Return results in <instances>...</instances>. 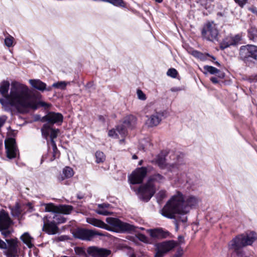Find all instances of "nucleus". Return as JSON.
<instances>
[{
	"label": "nucleus",
	"instance_id": "f257e3e1",
	"mask_svg": "<svg viewBox=\"0 0 257 257\" xmlns=\"http://www.w3.org/2000/svg\"><path fill=\"white\" fill-rule=\"evenodd\" d=\"M0 93L4 97V99H0L3 105L15 108L20 113H25L29 108L37 107L28 86L19 81H13L11 84L8 80L2 81Z\"/></svg>",
	"mask_w": 257,
	"mask_h": 257
},
{
	"label": "nucleus",
	"instance_id": "f03ea898",
	"mask_svg": "<svg viewBox=\"0 0 257 257\" xmlns=\"http://www.w3.org/2000/svg\"><path fill=\"white\" fill-rule=\"evenodd\" d=\"M200 201V199L196 196L184 197L181 192H177L162 209L161 214L170 219L175 218L178 215L180 221L186 222L187 217L186 215L191 209L196 207Z\"/></svg>",
	"mask_w": 257,
	"mask_h": 257
},
{
	"label": "nucleus",
	"instance_id": "7ed1b4c3",
	"mask_svg": "<svg viewBox=\"0 0 257 257\" xmlns=\"http://www.w3.org/2000/svg\"><path fill=\"white\" fill-rule=\"evenodd\" d=\"M165 181V177L160 174L156 173L151 176L147 183L139 188L137 194L139 198L144 201H148L155 192V184L163 183Z\"/></svg>",
	"mask_w": 257,
	"mask_h": 257
},
{
	"label": "nucleus",
	"instance_id": "20e7f679",
	"mask_svg": "<svg viewBox=\"0 0 257 257\" xmlns=\"http://www.w3.org/2000/svg\"><path fill=\"white\" fill-rule=\"evenodd\" d=\"M256 239V234L253 231L245 234H239L229 242L228 247L238 253L240 249L247 245H251Z\"/></svg>",
	"mask_w": 257,
	"mask_h": 257
},
{
	"label": "nucleus",
	"instance_id": "39448f33",
	"mask_svg": "<svg viewBox=\"0 0 257 257\" xmlns=\"http://www.w3.org/2000/svg\"><path fill=\"white\" fill-rule=\"evenodd\" d=\"M174 162L167 163L166 159L162 155H158L155 160L156 163L161 169H166L168 171L176 173L182 170L184 167V163L182 159L176 155L172 156Z\"/></svg>",
	"mask_w": 257,
	"mask_h": 257
},
{
	"label": "nucleus",
	"instance_id": "423d86ee",
	"mask_svg": "<svg viewBox=\"0 0 257 257\" xmlns=\"http://www.w3.org/2000/svg\"><path fill=\"white\" fill-rule=\"evenodd\" d=\"M219 31L217 25L213 22H208L204 24L201 30L203 39L214 42L218 41Z\"/></svg>",
	"mask_w": 257,
	"mask_h": 257
},
{
	"label": "nucleus",
	"instance_id": "0eeeda50",
	"mask_svg": "<svg viewBox=\"0 0 257 257\" xmlns=\"http://www.w3.org/2000/svg\"><path fill=\"white\" fill-rule=\"evenodd\" d=\"M106 221L117 232H130L135 230V227L133 225L122 222L117 218L107 217L106 219Z\"/></svg>",
	"mask_w": 257,
	"mask_h": 257
},
{
	"label": "nucleus",
	"instance_id": "6e6552de",
	"mask_svg": "<svg viewBox=\"0 0 257 257\" xmlns=\"http://www.w3.org/2000/svg\"><path fill=\"white\" fill-rule=\"evenodd\" d=\"M41 133L43 137L47 140V145L49 146L50 144H52L53 142H55L54 139H56L60 133V130L58 128H54L48 123L44 124L41 128Z\"/></svg>",
	"mask_w": 257,
	"mask_h": 257
},
{
	"label": "nucleus",
	"instance_id": "1a4fd4ad",
	"mask_svg": "<svg viewBox=\"0 0 257 257\" xmlns=\"http://www.w3.org/2000/svg\"><path fill=\"white\" fill-rule=\"evenodd\" d=\"M239 54L241 58L244 61L250 60V58L257 60V47L252 45L241 46Z\"/></svg>",
	"mask_w": 257,
	"mask_h": 257
},
{
	"label": "nucleus",
	"instance_id": "9d476101",
	"mask_svg": "<svg viewBox=\"0 0 257 257\" xmlns=\"http://www.w3.org/2000/svg\"><path fill=\"white\" fill-rule=\"evenodd\" d=\"M11 223L8 213L4 210H0V230L5 237L8 236L11 233L8 229Z\"/></svg>",
	"mask_w": 257,
	"mask_h": 257
},
{
	"label": "nucleus",
	"instance_id": "9b49d317",
	"mask_svg": "<svg viewBox=\"0 0 257 257\" xmlns=\"http://www.w3.org/2000/svg\"><path fill=\"white\" fill-rule=\"evenodd\" d=\"M178 245V243L174 240L164 241L157 245V251L156 257H161L165 253L173 249Z\"/></svg>",
	"mask_w": 257,
	"mask_h": 257
},
{
	"label": "nucleus",
	"instance_id": "f8f14e48",
	"mask_svg": "<svg viewBox=\"0 0 257 257\" xmlns=\"http://www.w3.org/2000/svg\"><path fill=\"white\" fill-rule=\"evenodd\" d=\"M102 236V234L95 230L78 229L74 233L75 237L86 240H91L95 236Z\"/></svg>",
	"mask_w": 257,
	"mask_h": 257
},
{
	"label": "nucleus",
	"instance_id": "ddd939ff",
	"mask_svg": "<svg viewBox=\"0 0 257 257\" xmlns=\"http://www.w3.org/2000/svg\"><path fill=\"white\" fill-rule=\"evenodd\" d=\"M5 144L7 157L9 159L16 158L19 154V150L15 140L13 138H9L6 140Z\"/></svg>",
	"mask_w": 257,
	"mask_h": 257
},
{
	"label": "nucleus",
	"instance_id": "4468645a",
	"mask_svg": "<svg viewBox=\"0 0 257 257\" xmlns=\"http://www.w3.org/2000/svg\"><path fill=\"white\" fill-rule=\"evenodd\" d=\"M45 211L47 212H52L55 213H63L65 214H69L72 210V207L70 205H61L55 206L52 203L45 204Z\"/></svg>",
	"mask_w": 257,
	"mask_h": 257
},
{
	"label": "nucleus",
	"instance_id": "2eb2a0df",
	"mask_svg": "<svg viewBox=\"0 0 257 257\" xmlns=\"http://www.w3.org/2000/svg\"><path fill=\"white\" fill-rule=\"evenodd\" d=\"M63 120L62 114L58 112H50L41 119L42 122H47L48 124L53 126L54 124H61Z\"/></svg>",
	"mask_w": 257,
	"mask_h": 257
},
{
	"label": "nucleus",
	"instance_id": "dca6fc26",
	"mask_svg": "<svg viewBox=\"0 0 257 257\" xmlns=\"http://www.w3.org/2000/svg\"><path fill=\"white\" fill-rule=\"evenodd\" d=\"M43 230L49 234H55L58 232V227L52 220L51 216H46L43 218Z\"/></svg>",
	"mask_w": 257,
	"mask_h": 257
},
{
	"label": "nucleus",
	"instance_id": "f3484780",
	"mask_svg": "<svg viewBox=\"0 0 257 257\" xmlns=\"http://www.w3.org/2000/svg\"><path fill=\"white\" fill-rule=\"evenodd\" d=\"M147 169L142 167L134 171L129 177L130 183L133 184H140L147 175Z\"/></svg>",
	"mask_w": 257,
	"mask_h": 257
},
{
	"label": "nucleus",
	"instance_id": "a211bd4d",
	"mask_svg": "<svg viewBox=\"0 0 257 257\" xmlns=\"http://www.w3.org/2000/svg\"><path fill=\"white\" fill-rule=\"evenodd\" d=\"M167 116L168 113L165 110L156 112L148 118L147 123L149 126L151 127L157 126L160 123L163 118H166Z\"/></svg>",
	"mask_w": 257,
	"mask_h": 257
},
{
	"label": "nucleus",
	"instance_id": "6ab92c4d",
	"mask_svg": "<svg viewBox=\"0 0 257 257\" xmlns=\"http://www.w3.org/2000/svg\"><path fill=\"white\" fill-rule=\"evenodd\" d=\"M87 251L91 257H107L111 253L109 249L94 246L89 247Z\"/></svg>",
	"mask_w": 257,
	"mask_h": 257
},
{
	"label": "nucleus",
	"instance_id": "aec40b11",
	"mask_svg": "<svg viewBox=\"0 0 257 257\" xmlns=\"http://www.w3.org/2000/svg\"><path fill=\"white\" fill-rule=\"evenodd\" d=\"M6 240L7 242V247L5 249H8L7 255L8 257L14 256L17 252V240L14 239H6Z\"/></svg>",
	"mask_w": 257,
	"mask_h": 257
},
{
	"label": "nucleus",
	"instance_id": "412c9836",
	"mask_svg": "<svg viewBox=\"0 0 257 257\" xmlns=\"http://www.w3.org/2000/svg\"><path fill=\"white\" fill-rule=\"evenodd\" d=\"M29 82L33 88L40 91L43 92L45 90L50 91L52 90L51 87H47L46 84L39 79H30Z\"/></svg>",
	"mask_w": 257,
	"mask_h": 257
},
{
	"label": "nucleus",
	"instance_id": "4be33fe9",
	"mask_svg": "<svg viewBox=\"0 0 257 257\" xmlns=\"http://www.w3.org/2000/svg\"><path fill=\"white\" fill-rule=\"evenodd\" d=\"M150 236L153 238H166L169 235V232L162 228H156L147 230Z\"/></svg>",
	"mask_w": 257,
	"mask_h": 257
},
{
	"label": "nucleus",
	"instance_id": "5701e85b",
	"mask_svg": "<svg viewBox=\"0 0 257 257\" xmlns=\"http://www.w3.org/2000/svg\"><path fill=\"white\" fill-rule=\"evenodd\" d=\"M97 208L95 209V212L100 215H108L111 214V212L109 210L111 206L108 203L99 204L97 205Z\"/></svg>",
	"mask_w": 257,
	"mask_h": 257
},
{
	"label": "nucleus",
	"instance_id": "b1692460",
	"mask_svg": "<svg viewBox=\"0 0 257 257\" xmlns=\"http://www.w3.org/2000/svg\"><path fill=\"white\" fill-rule=\"evenodd\" d=\"M87 222L97 227L110 230V227L103 221L92 217L87 218Z\"/></svg>",
	"mask_w": 257,
	"mask_h": 257
},
{
	"label": "nucleus",
	"instance_id": "393cba45",
	"mask_svg": "<svg viewBox=\"0 0 257 257\" xmlns=\"http://www.w3.org/2000/svg\"><path fill=\"white\" fill-rule=\"evenodd\" d=\"M136 123V118L134 115H130L125 116L123 121L122 126L126 130V128H132Z\"/></svg>",
	"mask_w": 257,
	"mask_h": 257
},
{
	"label": "nucleus",
	"instance_id": "a878e982",
	"mask_svg": "<svg viewBox=\"0 0 257 257\" xmlns=\"http://www.w3.org/2000/svg\"><path fill=\"white\" fill-rule=\"evenodd\" d=\"M126 131L122 126H118L116 129L111 130L108 132V136L114 138H118L120 135L121 137H124L126 135Z\"/></svg>",
	"mask_w": 257,
	"mask_h": 257
},
{
	"label": "nucleus",
	"instance_id": "bb28decb",
	"mask_svg": "<svg viewBox=\"0 0 257 257\" xmlns=\"http://www.w3.org/2000/svg\"><path fill=\"white\" fill-rule=\"evenodd\" d=\"M74 175V171L73 169L69 167H66L63 170V174L59 178V180L63 181L65 179L70 178Z\"/></svg>",
	"mask_w": 257,
	"mask_h": 257
},
{
	"label": "nucleus",
	"instance_id": "cd10ccee",
	"mask_svg": "<svg viewBox=\"0 0 257 257\" xmlns=\"http://www.w3.org/2000/svg\"><path fill=\"white\" fill-rule=\"evenodd\" d=\"M21 239L29 248H32L34 245L32 243L33 238L28 233H25L21 236Z\"/></svg>",
	"mask_w": 257,
	"mask_h": 257
},
{
	"label": "nucleus",
	"instance_id": "c85d7f7f",
	"mask_svg": "<svg viewBox=\"0 0 257 257\" xmlns=\"http://www.w3.org/2000/svg\"><path fill=\"white\" fill-rule=\"evenodd\" d=\"M235 44V42L233 38L232 37H226L222 42L221 44V48L222 49H224L227 48L231 45H233Z\"/></svg>",
	"mask_w": 257,
	"mask_h": 257
},
{
	"label": "nucleus",
	"instance_id": "c756f323",
	"mask_svg": "<svg viewBox=\"0 0 257 257\" xmlns=\"http://www.w3.org/2000/svg\"><path fill=\"white\" fill-rule=\"evenodd\" d=\"M61 213H55V214H53V216L51 217L52 220L56 224L65 222V219L61 214ZM62 213L64 214L63 213Z\"/></svg>",
	"mask_w": 257,
	"mask_h": 257
},
{
	"label": "nucleus",
	"instance_id": "7c9ffc66",
	"mask_svg": "<svg viewBox=\"0 0 257 257\" xmlns=\"http://www.w3.org/2000/svg\"><path fill=\"white\" fill-rule=\"evenodd\" d=\"M204 69L206 71V72H204V74H206L207 72L211 74H215L219 72V70L213 66L205 65L203 67Z\"/></svg>",
	"mask_w": 257,
	"mask_h": 257
},
{
	"label": "nucleus",
	"instance_id": "2f4dec72",
	"mask_svg": "<svg viewBox=\"0 0 257 257\" xmlns=\"http://www.w3.org/2000/svg\"><path fill=\"white\" fill-rule=\"evenodd\" d=\"M70 82H66L65 81H58L54 83L51 87L61 89H65L67 85Z\"/></svg>",
	"mask_w": 257,
	"mask_h": 257
},
{
	"label": "nucleus",
	"instance_id": "473e14b6",
	"mask_svg": "<svg viewBox=\"0 0 257 257\" xmlns=\"http://www.w3.org/2000/svg\"><path fill=\"white\" fill-rule=\"evenodd\" d=\"M96 162L97 163L103 162L105 160V156L103 152L97 151L95 153Z\"/></svg>",
	"mask_w": 257,
	"mask_h": 257
},
{
	"label": "nucleus",
	"instance_id": "72a5a7b5",
	"mask_svg": "<svg viewBox=\"0 0 257 257\" xmlns=\"http://www.w3.org/2000/svg\"><path fill=\"white\" fill-rule=\"evenodd\" d=\"M51 144L52 145L53 149V157L50 159V161H53L59 156V152L57 149L55 142H53V143Z\"/></svg>",
	"mask_w": 257,
	"mask_h": 257
},
{
	"label": "nucleus",
	"instance_id": "f704fd0d",
	"mask_svg": "<svg viewBox=\"0 0 257 257\" xmlns=\"http://www.w3.org/2000/svg\"><path fill=\"white\" fill-rule=\"evenodd\" d=\"M192 55L195 56V57H197L199 59H200L201 60L204 61L207 59V56H209L208 54L204 55L202 53H200L197 51H193L192 52Z\"/></svg>",
	"mask_w": 257,
	"mask_h": 257
},
{
	"label": "nucleus",
	"instance_id": "c9c22d12",
	"mask_svg": "<svg viewBox=\"0 0 257 257\" xmlns=\"http://www.w3.org/2000/svg\"><path fill=\"white\" fill-rule=\"evenodd\" d=\"M107 2L115 6L122 7H125V4L123 0H107Z\"/></svg>",
	"mask_w": 257,
	"mask_h": 257
},
{
	"label": "nucleus",
	"instance_id": "e433bc0d",
	"mask_svg": "<svg viewBox=\"0 0 257 257\" xmlns=\"http://www.w3.org/2000/svg\"><path fill=\"white\" fill-rule=\"evenodd\" d=\"M166 192L165 190H161L157 194V199L159 203H160L163 199L166 197Z\"/></svg>",
	"mask_w": 257,
	"mask_h": 257
},
{
	"label": "nucleus",
	"instance_id": "4c0bfd02",
	"mask_svg": "<svg viewBox=\"0 0 257 257\" xmlns=\"http://www.w3.org/2000/svg\"><path fill=\"white\" fill-rule=\"evenodd\" d=\"M30 95H31V97H32L33 99H34V100L36 101V104H36V105H36V106H37V107H36V108H29L27 110V111H26L25 112H27V111H28V110L29 109H37V108L38 107V106H39V105H41V106H44V107H48V106L49 105L48 104L46 103V102H42V101H41V102H37V100L36 99V98H35V97H34V96H33L32 95H31V94H30Z\"/></svg>",
	"mask_w": 257,
	"mask_h": 257
},
{
	"label": "nucleus",
	"instance_id": "58836bf2",
	"mask_svg": "<svg viewBox=\"0 0 257 257\" xmlns=\"http://www.w3.org/2000/svg\"><path fill=\"white\" fill-rule=\"evenodd\" d=\"M14 38L12 36H9L5 38V44L8 47H10L13 46Z\"/></svg>",
	"mask_w": 257,
	"mask_h": 257
},
{
	"label": "nucleus",
	"instance_id": "ea45409f",
	"mask_svg": "<svg viewBox=\"0 0 257 257\" xmlns=\"http://www.w3.org/2000/svg\"><path fill=\"white\" fill-rule=\"evenodd\" d=\"M177 74L178 73L177 70L174 68L169 69L167 72V74L168 76H171L173 78H175L177 76Z\"/></svg>",
	"mask_w": 257,
	"mask_h": 257
},
{
	"label": "nucleus",
	"instance_id": "a19ab883",
	"mask_svg": "<svg viewBox=\"0 0 257 257\" xmlns=\"http://www.w3.org/2000/svg\"><path fill=\"white\" fill-rule=\"evenodd\" d=\"M248 33L250 34V39H253L257 37V29L254 28H251L248 30Z\"/></svg>",
	"mask_w": 257,
	"mask_h": 257
},
{
	"label": "nucleus",
	"instance_id": "79ce46f5",
	"mask_svg": "<svg viewBox=\"0 0 257 257\" xmlns=\"http://www.w3.org/2000/svg\"><path fill=\"white\" fill-rule=\"evenodd\" d=\"M138 97L139 99L142 100H145L146 96L145 94L140 89H138L137 91Z\"/></svg>",
	"mask_w": 257,
	"mask_h": 257
},
{
	"label": "nucleus",
	"instance_id": "37998d69",
	"mask_svg": "<svg viewBox=\"0 0 257 257\" xmlns=\"http://www.w3.org/2000/svg\"><path fill=\"white\" fill-rule=\"evenodd\" d=\"M138 238L139 239L145 243H149V239L144 234L139 233L138 234Z\"/></svg>",
	"mask_w": 257,
	"mask_h": 257
},
{
	"label": "nucleus",
	"instance_id": "c03bdc74",
	"mask_svg": "<svg viewBox=\"0 0 257 257\" xmlns=\"http://www.w3.org/2000/svg\"><path fill=\"white\" fill-rule=\"evenodd\" d=\"M7 117L6 116H0V128L3 125L6 121Z\"/></svg>",
	"mask_w": 257,
	"mask_h": 257
},
{
	"label": "nucleus",
	"instance_id": "a18cd8bd",
	"mask_svg": "<svg viewBox=\"0 0 257 257\" xmlns=\"http://www.w3.org/2000/svg\"><path fill=\"white\" fill-rule=\"evenodd\" d=\"M7 243L0 239V248H7Z\"/></svg>",
	"mask_w": 257,
	"mask_h": 257
},
{
	"label": "nucleus",
	"instance_id": "49530a36",
	"mask_svg": "<svg viewBox=\"0 0 257 257\" xmlns=\"http://www.w3.org/2000/svg\"><path fill=\"white\" fill-rule=\"evenodd\" d=\"M210 80L214 84H217L218 83V80L216 77H212L210 78Z\"/></svg>",
	"mask_w": 257,
	"mask_h": 257
},
{
	"label": "nucleus",
	"instance_id": "de8ad7c7",
	"mask_svg": "<svg viewBox=\"0 0 257 257\" xmlns=\"http://www.w3.org/2000/svg\"><path fill=\"white\" fill-rule=\"evenodd\" d=\"M181 90V89L178 87H173L171 89V90L173 92L180 91Z\"/></svg>",
	"mask_w": 257,
	"mask_h": 257
},
{
	"label": "nucleus",
	"instance_id": "09e8293b",
	"mask_svg": "<svg viewBox=\"0 0 257 257\" xmlns=\"http://www.w3.org/2000/svg\"><path fill=\"white\" fill-rule=\"evenodd\" d=\"M132 158L134 160L138 159V157H137V156L136 155H133Z\"/></svg>",
	"mask_w": 257,
	"mask_h": 257
},
{
	"label": "nucleus",
	"instance_id": "8fccbe9b",
	"mask_svg": "<svg viewBox=\"0 0 257 257\" xmlns=\"http://www.w3.org/2000/svg\"><path fill=\"white\" fill-rule=\"evenodd\" d=\"M235 2L237 3L239 5H241V2L239 0H234Z\"/></svg>",
	"mask_w": 257,
	"mask_h": 257
},
{
	"label": "nucleus",
	"instance_id": "3c124183",
	"mask_svg": "<svg viewBox=\"0 0 257 257\" xmlns=\"http://www.w3.org/2000/svg\"><path fill=\"white\" fill-rule=\"evenodd\" d=\"M163 0H155V1L157 2V3H161L163 2Z\"/></svg>",
	"mask_w": 257,
	"mask_h": 257
},
{
	"label": "nucleus",
	"instance_id": "603ef678",
	"mask_svg": "<svg viewBox=\"0 0 257 257\" xmlns=\"http://www.w3.org/2000/svg\"><path fill=\"white\" fill-rule=\"evenodd\" d=\"M215 64H216V65H217L218 66H219V65H220L219 63L217 61L215 62Z\"/></svg>",
	"mask_w": 257,
	"mask_h": 257
},
{
	"label": "nucleus",
	"instance_id": "864d4df0",
	"mask_svg": "<svg viewBox=\"0 0 257 257\" xmlns=\"http://www.w3.org/2000/svg\"><path fill=\"white\" fill-rule=\"evenodd\" d=\"M142 161H141L139 163V165H141L142 164Z\"/></svg>",
	"mask_w": 257,
	"mask_h": 257
},
{
	"label": "nucleus",
	"instance_id": "5fc2aeb1",
	"mask_svg": "<svg viewBox=\"0 0 257 257\" xmlns=\"http://www.w3.org/2000/svg\"><path fill=\"white\" fill-rule=\"evenodd\" d=\"M123 141V139H122V140H120V143L122 142Z\"/></svg>",
	"mask_w": 257,
	"mask_h": 257
},
{
	"label": "nucleus",
	"instance_id": "6e6d98bb",
	"mask_svg": "<svg viewBox=\"0 0 257 257\" xmlns=\"http://www.w3.org/2000/svg\"><path fill=\"white\" fill-rule=\"evenodd\" d=\"M211 58H212L213 60H215V58L214 57L212 56V57H211Z\"/></svg>",
	"mask_w": 257,
	"mask_h": 257
},
{
	"label": "nucleus",
	"instance_id": "4d7b16f0",
	"mask_svg": "<svg viewBox=\"0 0 257 257\" xmlns=\"http://www.w3.org/2000/svg\"><path fill=\"white\" fill-rule=\"evenodd\" d=\"M62 238V236H61V237H60V240H62L63 239Z\"/></svg>",
	"mask_w": 257,
	"mask_h": 257
},
{
	"label": "nucleus",
	"instance_id": "13d9d810",
	"mask_svg": "<svg viewBox=\"0 0 257 257\" xmlns=\"http://www.w3.org/2000/svg\"><path fill=\"white\" fill-rule=\"evenodd\" d=\"M223 77V75L220 76V78H222Z\"/></svg>",
	"mask_w": 257,
	"mask_h": 257
}]
</instances>
